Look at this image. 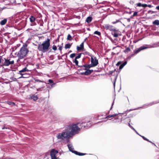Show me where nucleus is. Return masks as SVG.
<instances>
[{
	"mask_svg": "<svg viewBox=\"0 0 159 159\" xmlns=\"http://www.w3.org/2000/svg\"><path fill=\"white\" fill-rule=\"evenodd\" d=\"M49 41L50 40L48 39L47 41L43 42L41 44H39L38 47V50L43 52L47 51L49 46Z\"/></svg>",
	"mask_w": 159,
	"mask_h": 159,
	"instance_id": "nucleus-1",
	"label": "nucleus"
},
{
	"mask_svg": "<svg viewBox=\"0 0 159 159\" xmlns=\"http://www.w3.org/2000/svg\"><path fill=\"white\" fill-rule=\"evenodd\" d=\"M80 125V123H77L75 124L72 125L70 126L71 131L70 132V134L72 135L78 134L80 130L81 127H79L78 126Z\"/></svg>",
	"mask_w": 159,
	"mask_h": 159,
	"instance_id": "nucleus-2",
	"label": "nucleus"
},
{
	"mask_svg": "<svg viewBox=\"0 0 159 159\" xmlns=\"http://www.w3.org/2000/svg\"><path fill=\"white\" fill-rule=\"evenodd\" d=\"M70 133H69L68 131L63 132L61 133H58L57 135V137L58 139L64 140L65 139H69L70 136Z\"/></svg>",
	"mask_w": 159,
	"mask_h": 159,
	"instance_id": "nucleus-3",
	"label": "nucleus"
},
{
	"mask_svg": "<svg viewBox=\"0 0 159 159\" xmlns=\"http://www.w3.org/2000/svg\"><path fill=\"white\" fill-rule=\"evenodd\" d=\"M28 50L25 47H22L18 53V56L20 59H22L26 56Z\"/></svg>",
	"mask_w": 159,
	"mask_h": 159,
	"instance_id": "nucleus-4",
	"label": "nucleus"
},
{
	"mask_svg": "<svg viewBox=\"0 0 159 159\" xmlns=\"http://www.w3.org/2000/svg\"><path fill=\"white\" fill-rule=\"evenodd\" d=\"M92 124L90 121H88L87 123L84 122H82L80 123V125H79V127H81V129H87L89 128L92 126Z\"/></svg>",
	"mask_w": 159,
	"mask_h": 159,
	"instance_id": "nucleus-5",
	"label": "nucleus"
},
{
	"mask_svg": "<svg viewBox=\"0 0 159 159\" xmlns=\"http://www.w3.org/2000/svg\"><path fill=\"white\" fill-rule=\"evenodd\" d=\"M58 153V151L55 150L54 149H52L50 151V156L51 157V159H57V158L56 157V155Z\"/></svg>",
	"mask_w": 159,
	"mask_h": 159,
	"instance_id": "nucleus-6",
	"label": "nucleus"
},
{
	"mask_svg": "<svg viewBox=\"0 0 159 159\" xmlns=\"http://www.w3.org/2000/svg\"><path fill=\"white\" fill-rule=\"evenodd\" d=\"M147 48V47L144 46H141L138 49L135 50L134 51V53L132 54L130 56L131 57H132L134 56L136 54L138 53L139 52H140L142 50H144Z\"/></svg>",
	"mask_w": 159,
	"mask_h": 159,
	"instance_id": "nucleus-7",
	"label": "nucleus"
},
{
	"mask_svg": "<svg viewBox=\"0 0 159 159\" xmlns=\"http://www.w3.org/2000/svg\"><path fill=\"white\" fill-rule=\"evenodd\" d=\"M98 63V60L96 57L94 58V60L93 57H91V65L93 67L96 66Z\"/></svg>",
	"mask_w": 159,
	"mask_h": 159,
	"instance_id": "nucleus-8",
	"label": "nucleus"
},
{
	"mask_svg": "<svg viewBox=\"0 0 159 159\" xmlns=\"http://www.w3.org/2000/svg\"><path fill=\"white\" fill-rule=\"evenodd\" d=\"M14 63V61H10L9 60L5 59L4 63L2 66H8L10 64H13Z\"/></svg>",
	"mask_w": 159,
	"mask_h": 159,
	"instance_id": "nucleus-9",
	"label": "nucleus"
},
{
	"mask_svg": "<svg viewBox=\"0 0 159 159\" xmlns=\"http://www.w3.org/2000/svg\"><path fill=\"white\" fill-rule=\"evenodd\" d=\"M104 27L107 30H112L113 31H115L116 30L112 26L108 24L105 25Z\"/></svg>",
	"mask_w": 159,
	"mask_h": 159,
	"instance_id": "nucleus-10",
	"label": "nucleus"
},
{
	"mask_svg": "<svg viewBox=\"0 0 159 159\" xmlns=\"http://www.w3.org/2000/svg\"><path fill=\"white\" fill-rule=\"evenodd\" d=\"M91 67H93L91 64H85L81 66V68L85 70H86L87 69H89Z\"/></svg>",
	"mask_w": 159,
	"mask_h": 159,
	"instance_id": "nucleus-11",
	"label": "nucleus"
},
{
	"mask_svg": "<svg viewBox=\"0 0 159 159\" xmlns=\"http://www.w3.org/2000/svg\"><path fill=\"white\" fill-rule=\"evenodd\" d=\"M67 146L69 151L75 154V153L74 152H76V151L74 150V148H73L72 145L71 144H68Z\"/></svg>",
	"mask_w": 159,
	"mask_h": 159,
	"instance_id": "nucleus-12",
	"label": "nucleus"
},
{
	"mask_svg": "<svg viewBox=\"0 0 159 159\" xmlns=\"http://www.w3.org/2000/svg\"><path fill=\"white\" fill-rule=\"evenodd\" d=\"M84 42L82 43L80 45V47L77 46V49L78 51L83 49L84 48Z\"/></svg>",
	"mask_w": 159,
	"mask_h": 159,
	"instance_id": "nucleus-13",
	"label": "nucleus"
},
{
	"mask_svg": "<svg viewBox=\"0 0 159 159\" xmlns=\"http://www.w3.org/2000/svg\"><path fill=\"white\" fill-rule=\"evenodd\" d=\"M86 70L85 72V75H88L91 74L92 72H93V70H90L89 69H87Z\"/></svg>",
	"mask_w": 159,
	"mask_h": 159,
	"instance_id": "nucleus-14",
	"label": "nucleus"
},
{
	"mask_svg": "<svg viewBox=\"0 0 159 159\" xmlns=\"http://www.w3.org/2000/svg\"><path fill=\"white\" fill-rule=\"evenodd\" d=\"M30 99H33L34 101H35L38 99V97L37 96L32 95L30 97Z\"/></svg>",
	"mask_w": 159,
	"mask_h": 159,
	"instance_id": "nucleus-15",
	"label": "nucleus"
},
{
	"mask_svg": "<svg viewBox=\"0 0 159 159\" xmlns=\"http://www.w3.org/2000/svg\"><path fill=\"white\" fill-rule=\"evenodd\" d=\"M92 20V17L90 16L88 17L86 19V22L88 23H90Z\"/></svg>",
	"mask_w": 159,
	"mask_h": 159,
	"instance_id": "nucleus-16",
	"label": "nucleus"
},
{
	"mask_svg": "<svg viewBox=\"0 0 159 159\" xmlns=\"http://www.w3.org/2000/svg\"><path fill=\"white\" fill-rule=\"evenodd\" d=\"M152 24L154 25H159V20H155L152 22Z\"/></svg>",
	"mask_w": 159,
	"mask_h": 159,
	"instance_id": "nucleus-17",
	"label": "nucleus"
},
{
	"mask_svg": "<svg viewBox=\"0 0 159 159\" xmlns=\"http://www.w3.org/2000/svg\"><path fill=\"white\" fill-rule=\"evenodd\" d=\"M74 152L75 153V154L77 155H79L80 156L84 155L86 154V153H80V152H78L77 151H76V152Z\"/></svg>",
	"mask_w": 159,
	"mask_h": 159,
	"instance_id": "nucleus-18",
	"label": "nucleus"
},
{
	"mask_svg": "<svg viewBox=\"0 0 159 159\" xmlns=\"http://www.w3.org/2000/svg\"><path fill=\"white\" fill-rule=\"evenodd\" d=\"M118 114H113V115H109L107 116V117H106L105 118V119H107V118H110L111 117H115L116 116H117Z\"/></svg>",
	"mask_w": 159,
	"mask_h": 159,
	"instance_id": "nucleus-19",
	"label": "nucleus"
},
{
	"mask_svg": "<svg viewBox=\"0 0 159 159\" xmlns=\"http://www.w3.org/2000/svg\"><path fill=\"white\" fill-rule=\"evenodd\" d=\"M28 70L26 68H24L22 70H20L19 72L20 73V74L21 75H22L23 74L21 73L22 72H24Z\"/></svg>",
	"mask_w": 159,
	"mask_h": 159,
	"instance_id": "nucleus-20",
	"label": "nucleus"
},
{
	"mask_svg": "<svg viewBox=\"0 0 159 159\" xmlns=\"http://www.w3.org/2000/svg\"><path fill=\"white\" fill-rule=\"evenodd\" d=\"M71 45V44H70V43L66 44L65 45V49H68V48H70Z\"/></svg>",
	"mask_w": 159,
	"mask_h": 159,
	"instance_id": "nucleus-21",
	"label": "nucleus"
},
{
	"mask_svg": "<svg viewBox=\"0 0 159 159\" xmlns=\"http://www.w3.org/2000/svg\"><path fill=\"white\" fill-rule=\"evenodd\" d=\"M7 22V20L6 19H4L1 21V24L2 25H4Z\"/></svg>",
	"mask_w": 159,
	"mask_h": 159,
	"instance_id": "nucleus-22",
	"label": "nucleus"
},
{
	"mask_svg": "<svg viewBox=\"0 0 159 159\" xmlns=\"http://www.w3.org/2000/svg\"><path fill=\"white\" fill-rule=\"evenodd\" d=\"M111 34L112 35H113L115 37H117L119 35V34L116 33L115 32H112L111 33Z\"/></svg>",
	"mask_w": 159,
	"mask_h": 159,
	"instance_id": "nucleus-23",
	"label": "nucleus"
},
{
	"mask_svg": "<svg viewBox=\"0 0 159 159\" xmlns=\"http://www.w3.org/2000/svg\"><path fill=\"white\" fill-rule=\"evenodd\" d=\"M35 18L33 16H31L30 18V21L32 22H34L35 20Z\"/></svg>",
	"mask_w": 159,
	"mask_h": 159,
	"instance_id": "nucleus-24",
	"label": "nucleus"
},
{
	"mask_svg": "<svg viewBox=\"0 0 159 159\" xmlns=\"http://www.w3.org/2000/svg\"><path fill=\"white\" fill-rule=\"evenodd\" d=\"M130 51V48L128 47L125 50H124V52L125 53H128Z\"/></svg>",
	"mask_w": 159,
	"mask_h": 159,
	"instance_id": "nucleus-25",
	"label": "nucleus"
},
{
	"mask_svg": "<svg viewBox=\"0 0 159 159\" xmlns=\"http://www.w3.org/2000/svg\"><path fill=\"white\" fill-rule=\"evenodd\" d=\"M144 140H146L147 141H148V142H149L152 143V144H153V143H152V142H151L150 141H149V140L147 139L146 138H145V137H144V136H141L140 135H139Z\"/></svg>",
	"mask_w": 159,
	"mask_h": 159,
	"instance_id": "nucleus-26",
	"label": "nucleus"
},
{
	"mask_svg": "<svg viewBox=\"0 0 159 159\" xmlns=\"http://www.w3.org/2000/svg\"><path fill=\"white\" fill-rule=\"evenodd\" d=\"M53 83V81L52 80H50V87H53L54 86L55 83L52 84Z\"/></svg>",
	"mask_w": 159,
	"mask_h": 159,
	"instance_id": "nucleus-27",
	"label": "nucleus"
},
{
	"mask_svg": "<svg viewBox=\"0 0 159 159\" xmlns=\"http://www.w3.org/2000/svg\"><path fill=\"white\" fill-rule=\"evenodd\" d=\"M137 14L138 12L136 11L134 12L133 14L131 16L130 18H132L134 17L137 16Z\"/></svg>",
	"mask_w": 159,
	"mask_h": 159,
	"instance_id": "nucleus-28",
	"label": "nucleus"
},
{
	"mask_svg": "<svg viewBox=\"0 0 159 159\" xmlns=\"http://www.w3.org/2000/svg\"><path fill=\"white\" fill-rule=\"evenodd\" d=\"M84 55H87L90 57H92V54H90L89 52H86L84 53Z\"/></svg>",
	"mask_w": 159,
	"mask_h": 159,
	"instance_id": "nucleus-29",
	"label": "nucleus"
},
{
	"mask_svg": "<svg viewBox=\"0 0 159 159\" xmlns=\"http://www.w3.org/2000/svg\"><path fill=\"white\" fill-rule=\"evenodd\" d=\"M94 34H97L99 36H100L101 34L100 32L98 31H95L94 33Z\"/></svg>",
	"mask_w": 159,
	"mask_h": 159,
	"instance_id": "nucleus-30",
	"label": "nucleus"
},
{
	"mask_svg": "<svg viewBox=\"0 0 159 159\" xmlns=\"http://www.w3.org/2000/svg\"><path fill=\"white\" fill-rule=\"evenodd\" d=\"M73 61L75 63L76 65L78 66V61L77 60V59L75 58V59L73 60Z\"/></svg>",
	"mask_w": 159,
	"mask_h": 159,
	"instance_id": "nucleus-31",
	"label": "nucleus"
},
{
	"mask_svg": "<svg viewBox=\"0 0 159 159\" xmlns=\"http://www.w3.org/2000/svg\"><path fill=\"white\" fill-rule=\"evenodd\" d=\"M7 103L10 105L14 106L15 105V103L13 102H8Z\"/></svg>",
	"mask_w": 159,
	"mask_h": 159,
	"instance_id": "nucleus-32",
	"label": "nucleus"
},
{
	"mask_svg": "<svg viewBox=\"0 0 159 159\" xmlns=\"http://www.w3.org/2000/svg\"><path fill=\"white\" fill-rule=\"evenodd\" d=\"M82 53H80L78 54V55L75 57V58L77 59L80 58Z\"/></svg>",
	"mask_w": 159,
	"mask_h": 159,
	"instance_id": "nucleus-33",
	"label": "nucleus"
},
{
	"mask_svg": "<svg viewBox=\"0 0 159 159\" xmlns=\"http://www.w3.org/2000/svg\"><path fill=\"white\" fill-rule=\"evenodd\" d=\"M71 36L70 34H69L68 35L67 39L68 40H71Z\"/></svg>",
	"mask_w": 159,
	"mask_h": 159,
	"instance_id": "nucleus-34",
	"label": "nucleus"
},
{
	"mask_svg": "<svg viewBox=\"0 0 159 159\" xmlns=\"http://www.w3.org/2000/svg\"><path fill=\"white\" fill-rule=\"evenodd\" d=\"M75 56V54L74 53L71 54L70 55V57L71 58H73Z\"/></svg>",
	"mask_w": 159,
	"mask_h": 159,
	"instance_id": "nucleus-35",
	"label": "nucleus"
},
{
	"mask_svg": "<svg viewBox=\"0 0 159 159\" xmlns=\"http://www.w3.org/2000/svg\"><path fill=\"white\" fill-rule=\"evenodd\" d=\"M159 103V101L157 102H153L152 103H150L149 104V105L150 106H151L153 104H156L157 103Z\"/></svg>",
	"mask_w": 159,
	"mask_h": 159,
	"instance_id": "nucleus-36",
	"label": "nucleus"
},
{
	"mask_svg": "<svg viewBox=\"0 0 159 159\" xmlns=\"http://www.w3.org/2000/svg\"><path fill=\"white\" fill-rule=\"evenodd\" d=\"M52 49L54 50H57V46L55 45H54L52 47Z\"/></svg>",
	"mask_w": 159,
	"mask_h": 159,
	"instance_id": "nucleus-37",
	"label": "nucleus"
},
{
	"mask_svg": "<svg viewBox=\"0 0 159 159\" xmlns=\"http://www.w3.org/2000/svg\"><path fill=\"white\" fill-rule=\"evenodd\" d=\"M137 6L139 7H142V4L141 3H138L137 4Z\"/></svg>",
	"mask_w": 159,
	"mask_h": 159,
	"instance_id": "nucleus-38",
	"label": "nucleus"
},
{
	"mask_svg": "<svg viewBox=\"0 0 159 159\" xmlns=\"http://www.w3.org/2000/svg\"><path fill=\"white\" fill-rule=\"evenodd\" d=\"M127 63V62L126 61H125L121 65L123 66V67H124V66H125L126 64Z\"/></svg>",
	"mask_w": 159,
	"mask_h": 159,
	"instance_id": "nucleus-39",
	"label": "nucleus"
},
{
	"mask_svg": "<svg viewBox=\"0 0 159 159\" xmlns=\"http://www.w3.org/2000/svg\"><path fill=\"white\" fill-rule=\"evenodd\" d=\"M127 63V62L126 61H125L121 65L123 66V67H124V66H125L126 64Z\"/></svg>",
	"mask_w": 159,
	"mask_h": 159,
	"instance_id": "nucleus-40",
	"label": "nucleus"
},
{
	"mask_svg": "<svg viewBox=\"0 0 159 159\" xmlns=\"http://www.w3.org/2000/svg\"><path fill=\"white\" fill-rule=\"evenodd\" d=\"M58 47H59V48H58V49L60 50L61 51V50H62V46H59L58 45Z\"/></svg>",
	"mask_w": 159,
	"mask_h": 159,
	"instance_id": "nucleus-41",
	"label": "nucleus"
},
{
	"mask_svg": "<svg viewBox=\"0 0 159 159\" xmlns=\"http://www.w3.org/2000/svg\"><path fill=\"white\" fill-rule=\"evenodd\" d=\"M147 7V5L145 4H142V7Z\"/></svg>",
	"mask_w": 159,
	"mask_h": 159,
	"instance_id": "nucleus-42",
	"label": "nucleus"
},
{
	"mask_svg": "<svg viewBox=\"0 0 159 159\" xmlns=\"http://www.w3.org/2000/svg\"><path fill=\"white\" fill-rule=\"evenodd\" d=\"M114 72V71H113V70L110 71L109 72V75L112 74Z\"/></svg>",
	"mask_w": 159,
	"mask_h": 159,
	"instance_id": "nucleus-43",
	"label": "nucleus"
},
{
	"mask_svg": "<svg viewBox=\"0 0 159 159\" xmlns=\"http://www.w3.org/2000/svg\"><path fill=\"white\" fill-rule=\"evenodd\" d=\"M121 64V61H119L117 62V64H116V66H119V65H120Z\"/></svg>",
	"mask_w": 159,
	"mask_h": 159,
	"instance_id": "nucleus-44",
	"label": "nucleus"
},
{
	"mask_svg": "<svg viewBox=\"0 0 159 159\" xmlns=\"http://www.w3.org/2000/svg\"><path fill=\"white\" fill-rule=\"evenodd\" d=\"M79 74L81 75H85V72H80L79 73Z\"/></svg>",
	"mask_w": 159,
	"mask_h": 159,
	"instance_id": "nucleus-45",
	"label": "nucleus"
},
{
	"mask_svg": "<svg viewBox=\"0 0 159 159\" xmlns=\"http://www.w3.org/2000/svg\"><path fill=\"white\" fill-rule=\"evenodd\" d=\"M124 67H123V66L121 65L120 67H119V70H121V69Z\"/></svg>",
	"mask_w": 159,
	"mask_h": 159,
	"instance_id": "nucleus-46",
	"label": "nucleus"
},
{
	"mask_svg": "<svg viewBox=\"0 0 159 159\" xmlns=\"http://www.w3.org/2000/svg\"><path fill=\"white\" fill-rule=\"evenodd\" d=\"M129 126H130L131 128H132L133 130H134V128H133V127L132 126H131V125H130V124H129Z\"/></svg>",
	"mask_w": 159,
	"mask_h": 159,
	"instance_id": "nucleus-47",
	"label": "nucleus"
},
{
	"mask_svg": "<svg viewBox=\"0 0 159 159\" xmlns=\"http://www.w3.org/2000/svg\"><path fill=\"white\" fill-rule=\"evenodd\" d=\"M147 7H152L153 6L152 5H151L149 4L148 5H147Z\"/></svg>",
	"mask_w": 159,
	"mask_h": 159,
	"instance_id": "nucleus-48",
	"label": "nucleus"
},
{
	"mask_svg": "<svg viewBox=\"0 0 159 159\" xmlns=\"http://www.w3.org/2000/svg\"><path fill=\"white\" fill-rule=\"evenodd\" d=\"M156 9L159 10V5L156 7Z\"/></svg>",
	"mask_w": 159,
	"mask_h": 159,
	"instance_id": "nucleus-49",
	"label": "nucleus"
},
{
	"mask_svg": "<svg viewBox=\"0 0 159 159\" xmlns=\"http://www.w3.org/2000/svg\"><path fill=\"white\" fill-rule=\"evenodd\" d=\"M81 69H79L78 70V71H80L81 70H84L83 69H82L81 68Z\"/></svg>",
	"mask_w": 159,
	"mask_h": 159,
	"instance_id": "nucleus-50",
	"label": "nucleus"
},
{
	"mask_svg": "<svg viewBox=\"0 0 159 159\" xmlns=\"http://www.w3.org/2000/svg\"><path fill=\"white\" fill-rule=\"evenodd\" d=\"M2 57H0V65H1V61H2Z\"/></svg>",
	"mask_w": 159,
	"mask_h": 159,
	"instance_id": "nucleus-51",
	"label": "nucleus"
},
{
	"mask_svg": "<svg viewBox=\"0 0 159 159\" xmlns=\"http://www.w3.org/2000/svg\"><path fill=\"white\" fill-rule=\"evenodd\" d=\"M152 12L151 13H154L157 12V11H152Z\"/></svg>",
	"mask_w": 159,
	"mask_h": 159,
	"instance_id": "nucleus-52",
	"label": "nucleus"
},
{
	"mask_svg": "<svg viewBox=\"0 0 159 159\" xmlns=\"http://www.w3.org/2000/svg\"><path fill=\"white\" fill-rule=\"evenodd\" d=\"M113 104H114V102H113L112 103V106H111V108H110V110H111L112 109V106L113 105Z\"/></svg>",
	"mask_w": 159,
	"mask_h": 159,
	"instance_id": "nucleus-53",
	"label": "nucleus"
},
{
	"mask_svg": "<svg viewBox=\"0 0 159 159\" xmlns=\"http://www.w3.org/2000/svg\"><path fill=\"white\" fill-rule=\"evenodd\" d=\"M127 20L129 22L130 21V19L129 18L127 19Z\"/></svg>",
	"mask_w": 159,
	"mask_h": 159,
	"instance_id": "nucleus-54",
	"label": "nucleus"
},
{
	"mask_svg": "<svg viewBox=\"0 0 159 159\" xmlns=\"http://www.w3.org/2000/svg\"><path fill=\"white\" fill-rule=\"evenodd\" d=\"M116 23V22H113L112 23L113 24H115Z\"/></svg>",
	"mask_w": 159,
	"mask_h": 159,
	"instance_id": "nucleus-55",
	"label": "nucleus"
},
{
	"mask_svg": "<svg viewBox=\"0 0 159 159\" xmlns=\"http://www.w3.org/2000/svg\"><path fill=\"white\" fill-rule=\"evenodd\" d=\"M113 85H114V87H115V81L114 82V83H113Z\"/></svg>",
	"mask_w": 159,
	"mask_h": 159,
	"instance_id": "nucleus-56",
	"label": "nucleus"
},
{
	"mask_svg": "<svg viewBox=\"0 0 159 159\" xmlns=\"http://www.w3.org/2000/svg\"><path fill=\"white\" fill-rule=\"evenodd\" d=\"M134 130L135 131V132L137 134H138L139 135V134H138V133L137 132V131L135 129Z\"/></svg>",
	"mask_w": 159,
	"mask_h": 159,
	"instance_id": "nucleus-57",
	"label": "nucleus"
},
{
	"mask_svg": "<svg viewBox=\"0 0 159 159\" xmlns=\"http://www.w3.org/2000/svg\"><path fill=\"white\" fill-rule=\"evenodd\" d=\"M36 81H37V82H40V81L39 80H37Z\"/></svg>",
	"mask_w": 159,
	"mask_h": 159,
	"instance_id": "nucleus-58",
	"label": "nucleus"
},
{
	"mask_svg": "<svg viewBox=\"0 0 159 159\" xmlns=\"http://www.w3.org/2000/svg\"><path fill=\"white\" fill-rule=\"evenodd\" d=\"M78 66V67H80V68H81V66H79L78 65V66Z\"/></svg>",
	"mask_w": 159,
	"mask_h": 159,
	"instance_id": "nucleus-59",
	"label": "nucleus"
},
{
	"mask_svg": "<svg viewBox=\"0 0 159 159\" xmlns=\"http://www.w3.org/2000/svg\"><path fill=\"white\" fill-rule=\"evenodd\" d=\"M119 21L118 20H117L116 22V23L118 22Z\"/></svg>",
	"mask_w": 159,
	"mask_h": 159,
	"instance_id": "nucleus-60",
	"label": "nucleus"
},
{
	"mask_svg": "<svg viewBox=\"0 0 159 159\" xmlns=\"http://www.w3.org/2000/svg\"><path fill=\"white\" fill-rule=\"evenodd\" d=\"M113 71H114V72L116 71V69H115L114 70H113Z\"/></svg>",
	"mask_w": 159,
	"mask_h": 159,
	"instance_id": "nucleus-61",
	"label": "nucleus"
},
{
	"mask_svg": "<svg viewBox=\"0 0 159 159\" xmlns=\"http://www.w3.org/2000/svg\"><path fill=\"white\" fill-rule=\"evenodd\" d=\"M72 52V51H69V53H70V52Z\"/></svg>",
	"mask_w": 159,
	"mask_h": 159,
	"instance_id": "nucleus-62",
	"label": "nucleus"
},
{
	"mask_svg": "<svg viewBox=\"0 0 159 159\" xmlns=\"http://www.w3.org/2000/svg\"><path fill=\"white\" fill-rule=\"evenodd\" d=\"M131 11H130L129 13V14H131Z\"/></svg>",
	"mask_w": 159,
	"mask_h": 159,
	"instance_id": "nucleus-63",
	"label": "nucleus"
},
{
	"mask_svg": "<svg viewBox=\"0 0 159 159\" xmlns=\"http://www.w3.org/2000/svg\"><path fill=\"white\" fill-rule=\"evenodd\" d=\"M48 82H50V80H48Z\"/></svg>",
	"mask_w": 159,
	"mask_h": 159,
	"instance_id": "nucleus-64",
	"label": "nucleus"
}]
</instances>
